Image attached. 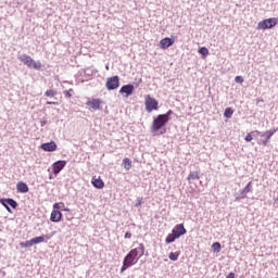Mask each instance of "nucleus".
I'll return each instance as SVG.
<instances>
[{"mask_svg": "<svg viewBox=\"0 0 278 278\" xmlns=\"http://www.w3.org/2000/svg\"><path fill=\"white\" fill-rule=\"evenodd\" d=\"M144 255V243H140L139 248H135L128 252V254L124 257L123 265L121 267V274H123L127 268H131V266H136L138 264V260Z\"/></svg>", "mask_w": 278, "mask_h": 278, "instance_id": "nucleus-1", "label": "nucleus"}, {"mask_svg": "<svg viewBox=\"0 0 278 278\" xmlns=\"http://www.w3.org/2000/svg\"><path fill=\"white\" fill-rule=\"evenodd\" d=\"M167 118L166 116H162L161 114L157 115L151 125V132L153 134V136H164V134H166V124H167Z\"/></svg>", "mask_w": 278, "mask_h": 278, "instance_id": "nucleus-2", "label": "nucleus"}, {"mask_svg": "<svg viewBox=\"0 0 278 278\" xmlns=\"http://www.w3.org/2000/svg\"><path fill=\"white\" fill-rule=\"evenodd\" d=\"M186 227H184V224H177L173 230L172 233L167 235L165 242L166 244H170L172 242H175L177 238H181V236H186Z\"/></svg>", "mask_w": 278, "mask_h": 278, "instance_id": "nucleus-3", "label": "nucleus"}, {"mask_svg": "<svg viewBox=\"0 0 278 278\" xmlns=\"http://www.w3.org/2000/svg\"><path fill=\"white\" fill-rule=\"evenodd\" d=\"M20 62H23L28 68H34L35 71H40L42 68V63L40 61H35L31 56L27 54L18 55Z\"/></svg>", "mask_w": 278, "mask_h": 278, "instance_id": "nucleus-4", "label": "nucleus"}, {"mask_svg": "<svg viewBox=\"0 0 278 278\" xmlns=\"http://www.w3.org/2000/svg\"><path fill=\"white\" fill-rule=\"evenodd\" d=\"M47 240H51V235H42L39 237H35L30 240H27L25 242H21L20 247L22 249H29V247H34L35 244H42V242H47Z\"/></svg>", "mask_w": 278, "mask_h": 278, "instance_id": "nucleus-5", "label": "nucleus"}, {"mask_svg": "<svg viewBox=\"0 0 278 278\" xmlns=\"http://www.w3.org/2000/svg\"><path fill=\"white\" fill-rule=\"evenodd\" d=\"M144 106L146 112L151 114V112H156V110H160V102H157L155 98L151 97V94H147L144 97Z\"/></svg>", "mask_w": 278, "mask_h": 278, "instance_id": "nucleus-6", "label": "nucleus"}, {"mask_svg": "<svg viewBox=\"0 0 278 278\" xmlns=\"http://www.w3.org/2000/svg\"><path fill=\"white\" fill-rule=\"evenodd\" d=\"M277 23H278L277 17L266 18L258 22L257 29H263V30L273 29V27H276Z\"/></svg>", "mask_w": 278, "mask_h": 278, "instance_id": "nucleus-7", "label": "nucleus"}, {"mask_svg": "<svg viewBox=\"0 0 278 278\" xmlns=\"http://www.w3.org/2000/svg\"><path fill=\"white\" fill-rule=\"evenodd\" d=\"M118 86H121V78L118 76L106 78L105 87L108 90H116Z\"/></svg>", "mask_w": 278, "mask_h": 278, "instance_id": "nucleus-8", "label": "nucleus"}, {"mask_svg": "<svg viewBox=\"0 0 278 278\" xmlns=\"http://www.w3.org/2000/svg\"><path fill=\"white\" fill-rule=\"evenodd\" d=\"M86 105H87L88 108H91V110H94V111L101 110V105H103V100H101V99H94V98H93V99L87 101Z\"/></svg>", "mask_w": 278, "mask_h": 278, "instance_id": "nucleus-9", "label": "nucleus"}, {"mask_svg": "<svg viewBox=\"0 0 278 278\" xmlns=\"http://www.w3.org/2000/svg\"><path fill=\"white\" fill-rule=\"evenodd\" d=\"M41 149H42V151L51 153L53 151H58V143H55V141L42 143Z\"/></svg>", "mask_w": 278, "mask_h": 278, "instance_id": "nucleus-10", "label": "nucleus"}, {"mask_svg": "<svg viewBox=\"0 0 278 278\" xmlns=\"http://www.w3.org/2000/svg\"><path fill=\"white\" fill-rule=\"evenodd\" d=\"M66 166V161H56L55 163H53L52 165V173L54 175H59V173L61 170H63V168Z\"/></svg>", "mask_w": 278, "mask_h": 278, "instance_id": "nucleus-11", "label": "nucleus"}, {"mask_svg": "<svg viewBox=\"0 0 278 278\" xmlns=\"http://www.w3.org/2000/svg\"><path fill=\"white\" fill-rule=\"evenodd\" d=\"M91 184L93 188H97L98 190H103V188H105V182L103 181V179H101V177H92Z\"/></svg>", "mask_w": 278, "mask_h": 278, "instance_id": "nucleus-12", "label": "nucleus"}, {"mask_svg": "<svg viewBox=\"0 0 278 278\" xmlns=\"http://www.w3.org/2000/svg\"><path fill=\"white\" fill-rule=\"evenodd\" d=\"M173 45H175V39L173 38L165 37L160 41V47L163 50L168 49V47H173Z\"/></svg>", "mask_w": 278, "mask_h": 278, "instance_id": "nucleus-13", "label": "nucleus"}, {"mask_svg": "<svg viewBox=\"0 0 278 278\" xmlns=\"http://www.w3.org/2000/svg\"><path fill=\"white\" fill-rule=\"evenodd\" d=\"M119 93L121 94H126V97H129V96L134 94V85H124L119 89Z\"/></svg>", "mask_w": 278, "mask_h": 278, "instance_id": "nucleus-14", "label": "nucleus"}, {"mask_svg": "<svg viewBox=\"0 0 278 278\" xmlns=\"http://www.w3.org/2000/svg\"><path fill=\"white\" fill-rule=\"evenodd\" d=\"M275 134H277V129L266 130L264 134H262V136H265V140L262 142L264 147L268 146V140H270Z\"/></svg>", "mask_w": 278, "mask_h": 278, "instance_id": "nucleus-15", "label": "nucleus"}, {"mask_svg": "<svg viewBox=\"0 0 278 278\" xmlns=\"http://www.w3.org/2000/svg\"><path fill=\"white\" fill-rule=\"evenodd\" d=\"M50 220L52 223H60L62 220V212L53 210L50 214Z\"/></svg>", "mask_w": 278, "mask_h": 278, "instance_id": "nucleus-16", "label": "nucleus"}, {"mask_svg": "<svg viewBox=\"0 0 278 278\" xmlns=\"http://www.w3.org/2000/svg\"><path fill=\"white\" fill-rule=\"evenodd\" d=\"M16 190H17V192L25 194V193L29 192V187L27 186V184L20 181L16 184Z\"/></svg>", "mask_w": 278, "mask_h": 278, "instance_id": "nucleus-17", "label": "nucleus"}, {"mask_svg": "<svg viewBox=\"0 0 278 278\" xmlns=\"http://www.w3.org/2000/svg\"><path fill=\"white\" fill-rule=\"evenodd\" d=\"M249 192H253V182L252 181L248 182V185L241 191V199H247V194H249Z\"/></svg>", "mask_w": 278, "mask_h": 278, "instance_id": "nucleus-18", "label": "nucleus"}, {"mask_svg": "<svg viewBox=\"0 0 278 278\" xmlns=\"http://www.w3.org/2000/svg\"><path fill=\"white\" fill-rule=\"evenodd\" d=\"M260 134H262L260 130H253V131L249 132L245 136V142H251V140H253V138H255V136H260Z\"/></svg>", "mask_w": 278, "mask_h": 278, "instance_id": "nucleus-19", "label": "nucleus"}, {"mask_svg": "<svg viewBox=\"0 0 278 278\" xmlns=\"http://www.w3.org/2000/svg\"><path fill=\"white\" fill-rule=\"evenodd\" d=\"M187 179L189 181H194L195 179H201V176H199V172H190Z\"/></svg>", "mask_w": 278, "mask_h": 278, "instance_id": "nucleus-20", "label": "nucleus"}, {"mask_svg": "<svg viewBox=\"0 0 278 278\" xmlns=\"http://www.w3.org/2000/svg\"><path fill=\"white\" fill-rule=\"evenodd\" d=\"M4 201V203H7L8 205H10L11 207H13V210H16V207H18V203H16L14 201V199H2Z\"/></svg>", "mask_w": 278, "mask_h": 278, "instance_id": "nucleus-21", "label": "nucleus"}, {"mask_svg": "<svg viewBox=\"0 0 278 278\" xmlns=\"http://www.w3.org/2000/svg\"><path fill=\"white\" fill-rule=\"evenodd\" d=\"M198 53H200V55H202L203 60H205L207 58V55H210V50H207V48H205V47H201L199 49Z\"/></svg>", "mask_w": 278, "mask_h": 278, "instance_id": "nucleus-22", "label": "nucleus"}, {"mask_svg": "<svg viewBox=\"0 0 278 278\" xmlns=\"http://www.w3.org/2000/svg\"><path fill=\"white\" fill-rule=\"evenodd\" d=\"M123 165L125 170H129L131 168V160L129 157H125L123 160Z\"/></svg>", "mask_w": 278, "mask_h": 278, "instance_id": "nucleus-23", "label": "nucleus"}, {"mask_svg": "<svg viewBox=\"0 0 278 278\" xmlns=\"http://www.w3.org/2000/svg\"><path fill=\"white\" fill-rule=\"evenodd\" d=\"M224 116L225 118H231V116H233V109L231 108L225 109Z\"/></svg>", "mask_w": 278, "mask_h": 278, "instance_id": "nucleus-24", "label": "nucleus"}, {"mask_svg": "<svg viewBox=\"0 0 278 278\" xmlns=\"http://www.w3.org/2000/svg\"><path fill=\"white\" fill-rule=\"evenodd\" d=\"M168 257L172 262H177L179 260V252H170Z\"/></svg>", "mask_w": 278, "mask_h": 278, "instance_id": "nucleus-25", "label": "nucleus"}, {"mask_svg": "<svg viewBox=\"0 0 278 278\" xmlns=\"http://www.w3.org/2000/svg\"><path fill=\"white\" fill-rule=\"evenodd\" d=\"M212 249H213V251H215V253H220V251H222L220 243L219 242L213 243Z\"/></svg>", "mask_w": 278, "mask_h": 278, "instance_id": "nucleus-26", "label": "nucleus"}, {"mask_svg": "<svg viewBox=\"0 0 278 278\" xmlns=\"http://www.w3.org/2000/svg\"><path fill=\"white\" fill-rule=\"evenodd\" d=\"M62 207H64V203L63 202H58L53 204V210H62Z\"/></svg>", "mask_w": 278, "mask_h": 278, "instance_id": "nucleus-27", "label": "nucleus"}, {"mask_svg": "<svg viewBox=\"0 0 278 278\" xmlns=\"http://www.w3.org/2000/svg\"><path fill=\"white\" fill-rule=\"evenodd\" d=\"M55 94H58V92L56 91H53V90H47L46 92H45V96L46 97H55Z\"/></svg>", "mask_w": 278, "mask_h": 278, "instance_id": "nucleus-28", "label": "nucleus"}, {"mask_svg": "<svg viewBox=\"0 0 278 278\" xmlns=\"http://www.w3.org/2000/svg\"><path fill=\"white\" fill-rule=\"evenodd\" d=\"M0 203L3 205V207H5V210L12 214V208H10V206L5 203V201L2 199L0 200Z\"/></svg>", "mask_w": 278, "mask_h": 278, "instance_id": "nucleus-29", "label": "nucleus"}, {"mask_svg": "<svg viewBox=\"0 0 278 278\" xmlns=\"http://www.w3.org/2000/svg\"><path fill=\"white\" fill-rule=\"evenodd\" d=\"M235 81L236 84H244V78L242 76H236Z\"/></svg>", "mask_w": 278, "mask_h": 278, "instance_id": "nucleus-30", "label": "nucleus"}, {"mask_svg": "<svg viewBox=\"0 0 278 278\" xmlns=\"http://www.w3.org/2000/svg\"><path fill=\"white\" fill-rule=\"evenodd\" d=\"M173 114V111L169 110L166 112V114H161L162 116H165L167 118V123L170 121V115Z\"/></svg>", "mask_w": 278, "mask_h": 278, "instance_id": "nucleus-31", "label": "nucleus"}, {"mask_svg": "<svg viewBox=\"0 0 278 278\" xmlns=\"http://www.w3.org/2000/svg\"><path fill=\"white\" fill-rule=\"evenodd\" d=\"M142 205V199H138L137 203L135 204V207H140Z\"/></svg>", "mask_w": 278, "mask_h": 278, "instance_id": "nucleus-32", "label": "nucleus"}, {"mask_svg": "<svg viewBox=\"0 0 278 278\" xmlns=\"http://www.w3.org/2000/svg\"><path fill=\"white\" fill-rule=\"evenodd\" d=\"M226 278H236V274L235 273H229Z\"/></svg>", "mask_w": 278, "mask_h": 278, "instance_id": "nucleus-33", "label": "nucleus"}, {"mask_svg": "<svg viewBox=\"0 0 278 278\" xmlns=\"http://www.w3.org/2000/svg\"><path fill=\"white\" fill-rule=\"evenodd\" d=\"M65 97H67V99H71V97H73V94L71 93V91H65Z\"/></svg>", "mask_w": 278, "mask_h": 278, "instance_id": "nucleus-34", "label": "nucleus"}, {"mask_svg": "<svg viewBox=\"0 0 278 278\" xmlns=\"http://www.w3.org/2000/svg\"><path fill=\"white\" fill-rule=\"evenodd\" d=\"M125 238H126V239L131 238V233H130V232H126V233H125Z\"/></svg>", "mask_w": 278, "mask_h": 278, "instance_id": "nucleus-35", "label": "nucleus"}, {"mask_svg": "<svg viewBox=\"0 0 278 278\" xmlns=\"http://www.w3.org/2000/svg\"><path fill=\"white\" fill-rule=\"evenodd\" d=\"M48 105H58V102H47Z\"/></svg>", "mask_w": 278, "mask_h": 278, "instance_id": "nucleus-36", "label": "nucleus"}]
</instances>
